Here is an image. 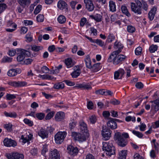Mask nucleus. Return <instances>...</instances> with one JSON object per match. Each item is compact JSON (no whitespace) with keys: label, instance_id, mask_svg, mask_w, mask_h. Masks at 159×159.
<instances>
[{"label":"nucleus","instance_id":"obj_1","mask_svg":"<svg viewBox=\"0 0 159 159\" xmlns=\"http://www.w3.org/2000/svg\"><path fill=\"white\" fill-rule=\"evenodd\" d=\"M129 137V135L127 133L122 134L120 132H117L115 133L114 139L117 141L119 146L124 147L127 144L126 138H128Z\"/></svg>","mask_w":159,"mask_h":159},{"label":"nucleus","instance_id":"obj_2","mask_svg":"<svg viewBox=\"0 0 159 159\" xmlns=\"http://www.w3.org/2000/svg\"><path fill=\"white\" fill-rule=\"evenodd\" d=\"M131 11L136 15H141L142 11V4L139 0H135L130 3Z\"/></svg>","mask_w":159,"mask_h":159},{"label":"nucleus","instance_id":"obj_3","mask_svg":"<svg viewBox=\"0 0 159 159\" xmlns=\"http://www.w3.org/2000/svg\"><path fill=\"white\" fill-rule=\"evenodd\" d=\"M102 149L106 154L109 157L115 154V148L111 143H103Z\"/></svg>","mask_w":159,"mask_h":159},{"label":"nucleus","instance_id":"obj_4","mask_svg":"<svg viewBox=\"0 0 159 159\" xmlns=\"http://www.w3.org/2000/svg\"><path fill=\"white\" fill-rule=\"evenodd\" d=\"M67 135L65 131L58 132L55 135V140L56 143L61 144L64 141V139Z\"/></svg>","mask_w":159,"mask_h":159},{"label":"nucleus","instance_id":"obj_5","mask_svg":"<svg viewBox=\"0 0 159 159\" xmlns=\"http://www.w3.org/2000/svg\"><path fill=\"white\" fill-rule=\"evenodd\" d=\"M5 156L8 159H24L23 154L19 153L17 152H12L10 153H7Z\"/></svg>","mask_w":159,"mask_h":159},{"label":"nucleus","instance_id":"obj_6","mask_svg":"<svg viewBox=\"0 0 159 159\" xmlns=\"http://www.w3.org/2000/svg\"><path fill=\"white\" fill-rule=\"evenodd\" d=\"M30 55V53L29 51L24 49H20L17 57V60L18 61H22L25 57Z\"/></svg>","mask_w":159,"mask_h":159},{"label":"nucleus","instance_id":"obj_7","mask_svg":"<svg viewBox=\"0 0 159 159\" xmlns=\"http://www.w3.org/2000/svg\"><path fill=\"white\" fill-rule=\"evenodd\" d=\"M77 133L76 132H72L71 136L75 140H77L80 142H83L86 140L85 135L86 134Z\"/></svg>","mask_w":159,"mask_h":159},{"label":"nucleus","instance_id":"obj_8","mask_svg":"<svg viewBox=\"0 0 159 159\" xmlns=\"http://www.w3.org/2000/svg\"><path fill=\"white\" fill-rule=\"evenodd\" d=\"M112 131L108 128L102 127L101 134L103 139L105 140H108L111 136Z\"/></svg>","mask_w":159,"mask_h":159},{"label":"nucleus","instance_id":"obj_9","mask_svg":"<svg viewBox=\"0 0 159 159\" xmlns=\"http://www.w3.org/2000/svg\"><path fill=\"white\" fill-rule=\"evenodd\" d=\"M8 84L16 88H20L26 86L27 83L24 81H12L9 82Z\"/></svg>","mask_w":159,"mask_h":159},{"label":"nucleus","instance_id":"obj_10","mask_svg":"<svg viewBox=\"0 0 159 159\" xmlns=\"http://www.w3.org/2000/svg\"><path fill=\"white\" fill-rule=\"evenodd\" d=\"M127 58V57L123 55H116L114 58V64L118 65L121 63Z\"/></svg>","mask_w":159,"mask_h":159},{"label":"nucleus","instance_id":"obj_11","mask_svg":"<svg viewBox=\"0 0 159 159\" xmlns=\"http://www.w3.org/2000/svg\"><path fill=\"white\" fill-rule=\"evenodd\" d=\"M125 74V70L122 68H120L114 72L115 80L121 79Z\"/></svg>","mask_w":159,"mask_h":159},{"label":"nucleus","instance_id":"obj_12","mask_svg":"<svg viewBox=\"0 0 159 159\" xmlns=\"http://www.w3.org/2000/svg\"><path fill=\"white\" fill-rule=\"evenodd\" d=\"M4 145L7 147H15L17 145V143L14 140L11 139L6 138L3 141Z\"/></svg>","mask_w":159,"mask_h":159},{"label":"nucleus","instance_id":"obj_13","mask_svg":"<svg viewBox=\"0 0 159 159\" xmlns=\"http://www.w3.org/2000/svg\"><path fill=\"white\" fill-rule=\"evenodd\" d=\"M50 159H60V155L59 151L57 149H52L49 153Z\"/></svg>","mask_w":159,"mask_h":159},{"label":"nucleus","instance_id":"obj_14","mask_svg":"<svg viewBox=\"0 0 159 159\" xmlns=\"http://www.w3.org/2000/svg\"><path fill=\"white\" fill-rule=\"evenodd\" d=\"M86 8L89 11H93L94 6L92 0H84V1Z\"/></svg>","mask_w":159,"mask_h":159},{"label":"nucleus","instance_id":"obj_15","mask_svg":"<svg viewBox=\"0 0 159 159\" xmlns=\"http://www.w3.org/2000/svg\"><path fill=\"white\" fill-rule=\"evenodd\" d=\"M21 72V69L19 68L16 69H11L7 72V75L10 77H14L17 74H20Z\"/></svg>","mask_w":159,"mask_h":159},{"label":"nucleus","instance_id":"obj_16","mask_svg":"<svg viewBox=\"0 0 159 159\" xmlns=\"http://www.w3.org/2000/svg\"><path fill=\"white\" fill-rule=\"evenodd\" d=\"M118 120L117 119L111 118L107 122V125L108 127L112 129H114L117 128V124L116 120Z\"/></svg>","mask_w":159,"mask_h":159},{"label":"nucleus","instance_id":"obj_17","mask_svg":"<svg viewBox=\"0 0 159 159\" xmlns=\"http://www.w3.org/2000/svg\"><path fill=\"white\" fill-rule=\"evenodd\" d=\"M68 153L70 155L75 156L78 152V149L77 147H74L72 145H69L67 148Z\"/></svg>","mask_w":159,"mask_h":159},{"label":"nucleus","instance_id":"obj_18","mask_svg":"<svg viewBox=\"0 0 159 159\" xmlns=\"http://www.w3.org/2000/svg\"><path fill=\"white\" fill-rule=\"evenodd\" d=\"M79 126L80 132L82 133L86 134L87 135L88 131L86 124L84 121H81L79 123Z\"/></svg>","mask_w":159,"mask_h":159},{"label":"nucleus","instance_id":"obj_19","mask_svg":"<svg viewBox=\"0 0 159 159\" xmlns=\"http://www.w3.org/2000/svg\"><path fill=\"white\" fill-rule=\"evenodd\" d=\"M38 134L42 139L47 138L48 136V133L47 130L43 128L41 129L38 131Z\"/></svg>","mask_w":159,"mask_h":159},{"label":"nucleus","instance_id":"obj_20","mask_svg":"<svg viewBox=\"0 0 159 159\" xmlns=\"http://www.w3.org/2000/svg\"><path fill=\"white\" fill-rule=\"evenodd\" d=\"M65 117V114L63 112L59 111L57 113L54 118L56 121H60L63 120Z\"/></svg>","mask_w":159,"mask_h":159},{"label":"nucleus","instance_id":"obj_21","mask_svg":"<svg viewBox=\"0 0 159 159\" xmlns=\"http://www.w3.org/2000/svg\"><path fill=\"white\" fill-rule=\"evenodd\" d=\"M157 11V8L155 7H153L148 14V17L150 20H152L155 16Z\"/></svg>","mask_w":159,"mask_h":159},{"label":"nucleus","instance_id":"obj_22","mask_svg":"<svg viewBox=\"0 0 159 159\" xmlns=\"http://www.w3.org/2000/svg\"><path fill=\"white\" fill-rule=\"evenodd\" d=\"M102 13L101 14L97 13L94 15H90L89 17L94 20L96 22H99L102 21Z\"/></svg>","mask_w":159,"mask_h":159},{"label":"nucleus","instance_id":"obj_23","mask_svg":"<svg viewBox=\"0 0 159 159\" xmlns=\"http://www.w3.org/2000/svg\"><path fill=\"white\" fill-rule=\"evenodd\" d=\"M20 5L23 8L28 7L31 3V0H17Z\"/></svg>","mask_w":159,"mask_h":159},{"label":"nucleus","instance_id":"obj_24","mask_svg":"<svg viewBox=\"0 0 159 159\" xmlns=\"http://www.w3.org/2000/svg\"><path fill=\"white\" fill-rule=\"evenodd\" d=\"M33 137V135L29 133H27L26 136L25 135H22L21 139L23 140V142L24 143L30 140Z\"/></svg>","mask_w":159,"mask_h":159},{"label":"nucleus","instance_id":"obj_25","mask_svg":"<svg viewBox=\"0 0 159 159\" xmlns=\"http://www.w3.org/2000/svg\"><path fill=\"white\" fill-rule=\"evenodd\" d=\"M67 4L64 1L60 0L57 3V7L60 9L63 10L67 8Z\"/></svg>","mask_w":159,"mask_h":159},{"label":"nucleus","instance_id":"obj_26","mask_svg":"<svg viewBox=\"0 0 159 159\" xmlns=\"http://www.w3.org/2000/svg\"><path fill=\"white\" fill-rule=\"evenodd\" d=\"M101 68V64L100 63H98L93 65L91 66V71L93 72H96L98 71Z\"/></svg>","mask_w":159,"mask_h":159},{"label":"nucleus","instance_id":"obj_27","mask_svg":"<svg viewBox=\"0 0 159 159\" xmlns=\"http://www.w3.org/2000/svg\"><path fill=\"white\" fill-rule=\"evenodd\" d=\"M123 46L120 42L116 41L114 43V47L115 49H118L116 51H119V54L121 52V50L123 48Z\"/></svg>","mask_w":159,"mask_h":159},{"label":"nucleus","instance_id":"obj_28","mask_svg":"<svg viewBox=\"0 0 159 159\" xmlns=\"http://www.w3.org/2000/svg\"><path fill=\"white\" fill-rule=\"evenodd\" d=\"M77 87L80 88H83L84 89H91L92 87L90 86L89 83H83L82 84H79Z\"/></svg>","mask_w":159,"mask_h":159},{"label":"nucleus","instance_id":"obj_29","mask_svg":"<svg viewBox=\"0 0 159 159\" xmlns=\"http://www.w3.org/2000/svg\"><path fill=\"white\" fill-rule=\"evenodd\" d=\"M85 63L86 67L89 69L91 68L92 66L91 64V61L90 56L89 55L86 56L85 59Z\"/></svg>","mask_w":159,"mask_h":159},{"label":"nucleus","instance_id":"obj_30","mask_svg":"<svg viewBox=\"0 0 159 159\" xmlns=\"http://www.w3.org/2000/svg\"><path fill=\"white\" fill-rule=\"evenodd\" d=\"M119 52L118 51H114L112 52L108 58L107 61L111 62L112 61H113V62L114 63V58H113L112 57L118 55L119 54Z\"/></svg>","mask_w":159,"mask_h":159},{"label":"nucleus","instance_id":"obj_31","mask_svg":"<svg viewBox=\"0 0 159 159\" xmlns=\"http://www.w3.org/2000/svg\"><path fill=\"white\" fill-rule=\"evenodd\" d=\"M109 7L110 11L114 12L116 11L115 3L112 1L111 0L109 1Z\"/></svg>","mask_w":159,"mask_h":159},{"label":"nucleus","instance_id":"obj_32","mask_svg":"<svg viewBox=\"0 0 159 159\" xmlns=\"http://www.w3.org/2000/svg\"><path fill=\"white\" fill-rule=\"evenodd\" d=\"M127 155V150H122L119 153L118 159H125Z\"/></svg>","mask_w":159,"mask_h":159},{"label":"nucleus","instance_id":"obj_33","mask_svg":"<svg viewBox=\"0 0 159 159\" xmlns=\"http://www.w3.org/2000/svg\"><path fill=\"white\" fill-rule=\"evenodd\" d=\"M65 63L67 68H69L72 67L74 64L72 59L70 58H68L65 60Z\"/></svg>","mask_w":159,"mask_h":159},{"label":"nucleus","instance_id":"obj_34","mask_svg":"<svg viewBox=\"0 0 159 159\" xmlns=\"http://www.w3.org/2000/svg\"><path fill=\"white\" fill-rule=\"evenodd\" d=\"M4 114L6 117H9L12 118H16L17 116L16 113L14 112L8 113L5 111L4 113Z\"/></svg>","mask_w":159,"mask_h":159},{"label":"nucleus","instance_id":"obj_35","mask_svg":"<svg viewBox=\"0 0 159 159\" xmlns=\"http://www.w3.org/2000/svg\"><path fill=\"white\" fill-rule=\"evenodd\" d=\"M81 72L80 69L78 68L76 70L73 72L71 75L73 78H76L79 75Z\"/></svg>","mask_w":159,"mask_h":159},{"label":"nucleus","instance_id":"obj_36","mask_svg":"<svg viewBox=\"0 0 159 159\" xmlns=\"http://www.w3.org/2000/svg\"><path fill=\"white\" fill-rule=\"evenodd\" d=\"M121 9L122 12L126 15L128 17H130L131 15L128 11L127 8L125 6H122L121 7Z\"/></svg>","mask_w":159,"mask_h":159},{"label":"nucleus","instance_id":"obj_37","mask_svg":"<svg viewBox=\"0 0 159 159\" xmlns=\"http://www.w3.org/2000/svg\"><path fill=\"white\" fill-rule=\"evenodd\" d=\"M58 22L60 24H64L66 21V18L63 15H61L59 16L57 18Z\"/></svg>","mask_w":159,"mask_h":159},{"label":"nucleus","instance_id":"obj_38","mask_svg":"<svg viewBox=\"0 0 159 159\" xmlns=\"http://www.w3.org/2000/svg\"><path fill=\"white\" fill-rule=\"evenodd\" d=\"M64 87V84L62 82L56 83L54 85V88L56 89H62Z\"/></svg>","mask_w":159,"mask_h":159},{"label":"nucleus","instance_id":"obj_39","mask_svg":"<svg viewBox=\"0 0 159 159\" xmlns=\"http://www.w3.org/2000/svg\"><path fill=\"white\" fill-rule=\"evenodd\" d=\"M7 26L11 28L16 29L17 26V25L12 20H9L7 22Z\"/></svg>","mask_w":159,"mask_h":159},{"label":"nucleus","instance_id":"obj_40","mask_svg":"<svg viewBox=\"0 0 159 159\" xmlns=\"http://www.w3.org/2000/svg\"><path fill=\"white\" fill-rule=\"evenodd\" d=\"M89 122L92 124H95L97 121V119L94 115H92L89 116Z\"/></svg>","mask_w":159,"mask_h":159},{"label":"nucleus","instance_id":"obj_41","mask_svg":"<svg viewBox=\"0 0 159 159\" xmlns=\"http://www.w3.org/2000/svg\"><path fill=\"white\" fill-rule=\"evenodd\" d=\"M132 133L134 134L140 139L142 138L143 136V135L142 133L135 130H132Z\"/></svg>","mask_w":159,"mask_h":159},{"label":"nucleus","instance_id":"obj_42","mask_svg":"<svg viewBox=\"0 0 159 159\" xmlns=\"http://www.w3.org/2000/svg\"><path fill=\"white\" fill-rule=\"evenodd\" d=\"M43 49L42 46L34 45L32 46L31 49L35 52H38Z\"/></svg>","mask_w":159,"mask_h":159},{"label":"nucleus","instance_id":"obj_43","mask_svg":"<svg viewBox=\"0 0 159 159\" xmlns=\"http://www.w3.org/2000/svg\"><path fill=\"white\" fill-rule=\"evenodd\" d=\"M76 122L74 120L71 119L70 121L69 128L71 130L73 129L76 126Z\"/></svg>","mask_w":159,"mask_h":159},{"label":"nucleus","instance_id":"obj_44","mask_svg":"<svg viewBox=\"0 0 159 159\" xmlns=\"http://www.w3.org/2000/svg\"><path fill=\"white\" fill-rule=\"evenodd\" d=\"M35 116L39 120H41L44 118L45 114L44 113L41 112L37 113L36 114Z\"/></svg>","mask_w":159,"mask_h":159},{"label":"nucleus","instance_id":"obj_45","mask_svg":"<svg viewBox=\"0 0 159 159\" xmlns=\"http://www.w3.org/2000/svg\"><path fill=\"white\" fill-rule=\"evenodd\" d=\"M23 121L25 124L28 125L29 126L31 127L33 125V122L31 120L26 118H25L23 120Z\"/></svg>","mask_w":159,"mask_h":159},{"label":"nucleus","instance_id":"obj_46","mask_svg":"<svg viewBox=\"0 0 159 159\" xmlns=\"http://www.w3.org/2000/svg\"><path fill=\"white\" fill-rule=\"evenodd\" d=\"M12 125L10 123L4 125V127L8 132H11L12 131Z\"/></svg>","mask_w":159,"mask_h":159},{"label":"nucleus","instance_id":"obj_47","mask_svg":"<svg viewBox=\"0 0 159 159\" xmlns=\"http://www.w3.org/2000/svg\"><path fill=\"white\" fill-rule=\"evenodd\" d=\"M7 6L4 3H0V14L4 11L7 8Z\"/></svg>","mask_w":159,"mask_h":159},{"label":"nucleus","instance_id":"obj_48","mask_svg":"<svg viewBox=\"0 0 159 159\" xmlns=\"http://www.w3.org/2000/svg\"><path fill=\"white\" fill-rule=\"evenodd\" d=\"M158 46L157 45H152L149 47V51L151 52H154L157 49Z\"/></svg>","mask_w":159,"mask_h":159},{"label":"nucleus","instance_id":"obj_49","mask_svg":"<svg viewBox=\"0 0 159 159\" xmlns=\"http://www.w3.org/2000/svg\"><path fill=\"white\" fill-rule=\"evenodd\" d=\"M44 19V16L43 14H39L36 17L37 20L38 22H43Z\"/></svg>","mask_w":159,"mask_h":159},{"label":"nucleus","instance_id":"obj_50","mask_svg":"<svg viewBox=\"0 0 159 159\" xmlns=\"http://www.w3.org/2000/svg\"><path fill=\"white\" fill-rule=\"evenodd\" d=\"M55 113L54 111H52L48 113L46 116L45 119L46 120H49L52 118Z\"/></svg>","mask_w":159,"mask_h":159},{"label":"nucleus","instance_id":"obj_51","mask_svg":"<svg viewBox=\"0 0 159 159\" xmlns=\"http://www.w3.org/2000/svg\"><path fill=\"white\" fill-rule=\"evenodd\" d=\"M42 8V6L40 5H39L37 6L34 11V14L35 15L38 14Z\"/></svg>","mask_w":159,"mask_h":159},{"label":"nucleus","instance_id":"obj_52","mask_svg":"<svg viewBox=\"0 0 159 159\" xmlns=\"http://www.w3.org/2000/svg\"><path fill=\"white\" fill-rule=\"evenodd\" d=\"M125 120L127 122H129L131 120L133 122H135L136 121L135 117L134 116L132 117L130 116H128L125 117Z\"/></svg>","mask_w":159,"mask_h":159},{"label":"nucleus","instance_id":"obj_53","mask_svg":"<svg viewBox=\"0 0 159 159\" xmlns=\"http://www.w3.org/2000/svg\"><path fill=\"white\" fill-rule=\"evenodd\" d=\"M25 38L27 41L30 42L33 39L31 33L28 32V34L26 35Z\"/></svg>","mask_w":159,"mask_h":159},{"label":"nucleus","instance_id":"obj_54","mask_svg":"<svg viewBox=\"0 0 159 159\" xmlns=\"http://www.w3.org/2000/svg\"><path fill=\"white\" fill-rule=\"evenodd\" d=\"M12 58L7 57H5L2 59V61L3 62H9L12 61Z\"/></svg>","mask_w":159,"mask_h":159},{"label":"nucleus","instance_id":"obj_55","mask_svg":"<svg viewBox=\"0 0 159 159\" xmlns=\"http://www.w3.org/2000/svg\"><path fill=\"white\" fill-rule=\"evenodd\" d=\"M41 70L43 73H47L49 70V69L46 66H43L41 68Z\"/></svg>","mask_w":159,"mask_h":159},{"label":"nucleus","instance_id":"obj_56","mask_svg":"<svg viewBox=\"0 0 159 159\" xmlns=\"http://www.w3.org/2000/svg\"><path fill=\"white\" fill-rule=\"evenodd\" d=\"M7 99L8 100H11L16 98V96L14 94H7L6 96Z\"/></svg>","mask_w":159,"mask_h":159},{"label":"nucleus","instance_id":"obj_57","mask_svg":"<svg viewBox=\"0 0 159 159\" xmlns=\"http://www.w3.org/2000/svg\"><path fill=\"white\" fill-rule=\"evenodd\" d=\"M48 151L47 145L44 144L43 145L41 151V153L43 155H44L46 152Z\"/></svg>","mask_w":159,"mask_h":159},{"label":"nucleus","instance_id":"obj_58","mask_svg":"<svg viewBox=\"0 0 159 159\" xmlns=\"http://www.w3.org/2000/svg\"><path fill=\"white\" fill-rule=\"evenodd\" d=\"M110 103L114 105H118L120 103V102L118 100L114 99L111 100Z\"/></svg>","mask_w":159,"mask_h":159},{"label":"nucleus","instance_id":"obj_59","mask_svg":"<svg viewBox=\"0 0 159 159\" xmlns=\"http://www.w3.org/2000/svg\"><path fill=\"white\" fill-rule=\"evenodd\" d=\"M142 48L140 47H137L135 51V54L137 55H139L141 53Z\"/></svg>","mask_w":159,"mask_h":159},{"label":"nucleus","instance_id":"obj_60","mask_svg":"<svg viewBox=\"0 0 159 159\" xmlns=\"http://www.w3.org/2000/svg\"><path fill=\"white\" fill-rule=\"evenodd\" d=\"M155 150L152 149L150 152V157L153 159H155L156 157V155L155 153Z\"/></svg>","mask_w":159,"mask_h":159},{"label":"nucleus","instance_id":"obj_61","mask_svg":"<svg viewBox=\"0 0 159 159\" xmlns=\"http://www.w3.org/2000/svg\"><path fill=\"white\" fill-rule=\"evenodd\" d=\"M97 44H98L101 46H103L104 45V42L102 41L101 40L99 39H97L95 42Z\"/></svg>","mask_w":159,"mask_h":159},{"label":"nucleus","instance_id":"obj_62","mask_svg":"<svg viewBox=\"0 0 159 159\" xmlns=\"http://www.w3.org/2000/svg\"><path fill=\"white\" fill-rule=\"evenodd\" d=\"M115 39V37L112 34H110L108 36V41L109 42H112Z\"/></svg>","mask_w":159,"mask_h":159},{"label":"nucleus","instance_id":"obj_63","mask_svg":"<svg viewBox=\"0 0 159 159\" xmlns=\"http://www.w3.org/2000/svg\"><path fill=\"white\" fill-rule=\"evenodd\" d=\"M87 20L86 18L83 17L81 18L80 22V26H84V24L87 22Z\"/></svg>","mask_w":159,"mask_h":159},{"label":"nucleus","instance_id":"obj_64","mask_svg":"<svg viewBox=\"0 0 159 159\" xmlns=\"http://www.w3.org/2000/svg\"><path fill=\"white\" fill-rule=\"evenodd\" d=\"M154 129H156L159 127V120L156 121L152 123V126Z\"/></svg>","mask_w":159,"mask_h":159}]
</instances>
